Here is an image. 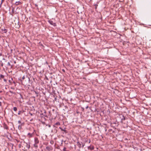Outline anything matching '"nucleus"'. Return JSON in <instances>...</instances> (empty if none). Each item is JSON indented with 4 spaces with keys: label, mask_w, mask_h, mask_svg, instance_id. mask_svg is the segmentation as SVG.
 Returning <instances> with one entry per match:
<instances>
[{
    "label": "nucleus",
    "mask_w": 151,
    "mask_h": 151,
    "mask_svg": "<svg viewBox=\"0 0 151 151\" xmlns=\"http://www.w3.org/2000/svg\"><path fill=\"white\" fill-rule=\"evenodd\" d=\"M18 123H19V124H20V123H21V121H18Z\"/></svg>",
    "instance_id": "obj_19"
},
{
    "label": "nucleus",
    "mask_w": 151,
    "mask_h": 151,
    "mask_svg": "<svg viewBox=\"0 0 151 151\" xmlns=\"http://www.w3.org/2000/svg\"><path fill=\"white\" fill-rule=\"evenodd\" d=\"M4 81H5V82L6 81V79H4Z\"/></svg>",
    "instance_id": "obj_21"
},
{
    "label": "nucleus",
    "mask_w": 151,
    "mask_h": 151,
    "mask_svg": "<svg viewBox=\"0 0 151 151\" xmlns=\"http://www.w3.org/2000/svg\"><path fill=\"white\" fill-rule=\"evenodd\" d=\"M26 77L27 78V76H26Z\"/></svg>",
    "instance_id": "obj_29"
},
{
    "label": "nucleus",
    "mask_w": 151,
    "mask_h": 151,
    "mask_svg": "<svg viewBox=\"0 0 151 151\" xmlns=\"http://www.w3.org/2000/svg\"><path fill=\"white\" fill-rule=\"evenodd\" d=\"M60 125V123L59 122H56L55 124V125Z\"/></svg>",
    "instance_id": "obj_6"
},
{
    "label": "nucleus",
    "mask_w": 151,
    "mask_h": 151,
    "mask_svg": "<svg viewBox=\"0 0 151 151\" xmlns=\"http://www.w3.org/2000/svg\"><path fill=\"white\" fill-rule=\"evenodd\" d=\"M1 106V102L0 101V106Z\"/></svg>",
    "instance_id": "obj_22"
},
{
    "label": "nucleus",
    "mask_w": 151,
    "mask_h": 151,
    "mask_svg": "<svg viewBox=\"0 0 151 151\" xmlns=\"http://www.w3.org/2000/svg\"><path fill=\"white\" fill-rule=\"evenodd\" d=\"M49 22L51 24L54 25L55 24V23H53V22L52 21H49Z\"/></svg>",
    "instance_id": "obj_3"
},
{
    "label": "nucleus",
    "mask_w": 151,
    "mask_h": 151,
    "mask_svg": "<svg viewBox=\"0 0 151 151\" xmlns=\"http://www.w3.org/2000/svg\"><path fill=\"white\" fill-rule=\"evenodd\" d=\"M22 112V111H19L18 112V114L19 115H20V114H21V113Z\"/></svg>",
    "instance_id": "obj_10"
},
{
    "label": "nucleus",
    "mask_w": 151,
    "mask_h": 151,
    "mask_svg": "<svg viewBox=\"0 0 151 151\" xmlns=\"http://www.w3.org/2000/svg\"><path fill=\"white\" fill-rule=\"evenodd\" d=\"M59 128L60 129H61V130L62 131H64L65 132H66V130H65V129H64L62 128L61 127H59Z\"/></svg>",
    "instance_id": "obj_8"
},
{
    "label": "nucleus",
    "mask_w": 151,
    "mask_h": 151,
    "mask_svg": "<svg viewBox=\"0 0 151 151\" xmlns=\"http://www.w3.org/2000/svg\"><path fill=\"white\" fill-rule=\"evenodd\" d=\"M95 7H96V6Z\"/></svg>",
    "instance_id": "obj_30"
},
{
    "label": "nucleus",
    "mask_w": 151,
    "mask_h": 151,
    "mask_svg": "<svg viewBox=\"0 0 151 151\" xmlns=\"http://www.w3.org/2000/svg\"><path fill=\"white\" fill-rule=\"evenodd\" d=\"M44 114H44V116H46V112L45 111L44 112Z\"/></svg>",
    "instance_id": "obj_14"
},
{
    "label": "nucleus",
    "mask_w": 151,
    "mask_h": 151,
    "mask_svg": "<svg viewBox=\"0 0 151 151\" xmlns=\"http://www.w3.org/2000/svg\"><path fill=\"white\" fill-rule=\"evenodd\" d=\"M7 64L9 66H10L11 65V64H10V62H8L7 63Z\"/></svg>",
    "instance_id": "obj_13"
},
{
    "label": "nucleus",
    "mask_w": 151,
    "mask_h": 151,
    "mask_svg": "<svg viewBox=\"0 0 151 151\" xmlns=\"http://www.w3.org/2000/svg\"><path fill=\"white\" fill-rule=\"evenodd\" d=\"M32 119H33V118L32 119H30V121H31Z\"/></svg>",
    "instance_id": "obj_26"
},
{
    "label": "nucleus",
    "mask_w": 151,
    "mask_h": 151,
    "mask_svg": "<svg viewBox=\"0 0 151 151\" xmlns=\"http://www.w3.org/2000/svg\"><path fill=\"white\" fill-rule=\"evenodd\" d=\"M2 92V91H0V93H1Z\"/></svg>",
    "instance_id": "obj_27"
},
{
    "label": "nucleus",
    "mask_w": 151,
    "mask_h": 151,
    "mask_svg": "<svg viewBox=\"0 0 151 151\" xmlns=\"http://www.w3.org/2000/svg\"><path fill=\"white\" fill-rule=\"evenodd\" d=\"M53 141H50V143L51 144H52L53 143Z\"/></svg>",
    "instance_id": "obj_20"
},
{
    "label": "nucleus",
    "mask_w": 151,
    "mask_h": 151,
    "mask_svg": "<svg viewBox=\"0 0 151 151\" xmlns=\"http://www.w3.org/2000/svg\"><path fill=\"white\" fill-rule=\"evenodd\" d=\"M88 108V106H87L86 107V109H87Z\"/></svg>",
    "instance_id": "obj_24"
},
{
    "label": "nucleus",
    "mask_w": 151,
    "mask_h": 151,
    "mask_svg": "<svg viewBox=\"0 0 151 151\" xmlns=\"http://www.w3.org/2000/svg\"><path fill=\"white\" fill-rule=\"evenodd\" d=\"M10 93H12V91H10Z\"/></svg>",
    "instance_id": "obj_25"
},
{
    "label": "nucleus",
    "mask_w": 151,
    "mask_h": 151,
    "mask_svg": "<svg viewBox=\"0 0 151 151\" xmlns=\"http://www.w3.org/2000/svg\"><path fill=\"white\" fill-rule=\"evenodd\" d=\"M78 143H79V147H80V146H81V145L79 143V142H78Z\"/></svg>",
    "instance_id": "obj_23"
},
{
    "label": "nucleus",
    "mask_w": 151,
    "mask_h": 151,
    "mask_svg": "<svg viewBox=\"0 0 151 151\" xmlns=\"http://www.w3.org/2000/svg\"><path fill=\"white\" fill-rule=\"evenodd\" d=\"M21 4V3L20 1H17L15 2V4L16 5H18L20 4Z\"/></svg>",
    "instance_id": "obj_2"
},
{
    "label": "nucleus",
    "mask_w": 151,
    "mask_h": 151,
    "mask_svg": "<svg viewBox=\"0 0 151 151\" xmlns=\"http://www.w3.org/2000/svg\"><path fill=\"white\" fill-rule=\"evenodd\" d=\"M13 110L15 111H16L17 110V108L16 107H14L13 108Z\"/></svg>",
    "instance_id": "obj_7"
},
{
    "label": "nucleus",
    "mask_w": 151,
    "mask_h": 151,
    "mask_svg": "<svg viewBox=\"0 0 151 151\" xmlns=\"http://www.w3.org/2000/svg\"><path fill=\"white\" fill-rule=\"evenodd\" d=\"M30 114L31 116H32L34 114H32V113H30Z\"/></svg>",
    "instance_id": "obj_17"
},
{
    "label": "nucleus",
    "mask_w": 151,
    "mask_h": 151,
    "mask_svg": "<svg viewBox=\"0 0 151 151\" xmlns=\"http://www.w3.org/2000/svg\"><path fill=\"white\" fill-rule=\"evenodd\" d=\"M4 0H1V3H2V4L3 2L4 1Z\"/></svg>",
    "instance_id": "obj_16"
},
{
    "label": "nucleus",
    "mask_w": 151,
    "mask_h": 151,
    "mask_svg": "<svg viewBox=\"0 0 151 151\" xmlns=\"http://www.w3.org/2000/svg\"><path fill=\"white\" fill-rule=\"evenodd\" d=\"M39 141L37 138H35V144L34 145L35 147H37V144L39 143Z\"/></svg>",
    "instance_id": "obj_1"
},
{
    "label": "nucleus",
    "mask_w": 151,
    "mask_h": 151,
    "mask_svg": "<svg viewBox=\"0 0 151 151\" xmlns=\"http://www.w3.org/2000/svg\"><path fill=\"white\" fill-rule=\"evenodd\" d=\"M66 148L65 147H64L63 149V150L64 151H67L66 150Z\"/></svg>",
    "instance_id": "obj_11"
},
{
    "label": "nucleus",
    "mask_w": 151,
    "mask_h": 151,
    "mask_svg": "<svg viewBox=\"0 0 151 151\" xmlns=\"http://www.w3.org/2000/svg\"><path fill=\"white\" fill-rule=\"evenodd\" d=\"M2 4V3H1L0 4V8L1 7Z\"/></svg>",
    "instance_id": "obj_18"
},
{
    "label": "nucleus",
    "mask_w": 151,
    "mask_h": 151,
    "mask_svg": "<svg viewBox=\"0 0 151 151\" xmlns=\"http://www.w3.org/2000/svg\"><path fill=\"white\" fill-rule=\"evenodd\" d=\"M5 129H8V127L7 126H6L5 127Z\"/></svg>",
    "instance_id": "obj_12"
},
{
    "label": "nucleus",
    "mask_w": 151,
    "mask_h": 151,
    "mask_svg": "<svg viewBox=\"0 0 151 151\" xmlns=\"http://www.w3.org/2000/svg\"><path fill=\"white\" fill-rule=\"evenodd\" d=\"M33 134H32L29 133V137H31L32 136Z\"/></svg>",
    "instance_id": "obj_9"
},
{
    "label": "nucleus",
    "mask_w": 151,
    "mask_h": 151,
    "mask_svg": "<svg viewBox=\"0 0 151 151\" xmlns=\"http://www.w3.org/2000/svg\"><path fill=\"white\" fill-rule=\"evenodd\" d=\"M4 76L2 74H1L0 76V80L1 79V78H4Z\"/></svg>",
    "instance_id": "obj_4"
},
{
    "label": "nucleus",
    "mask_w": 151,
    "mask_h": 151,
    "mask_svg": "<svg viewBox=\"0 0 151 151\" xmlns=\"http://www.w3.org/2000/svg\"><path fill=\"white\" fill-rule=\"evenodd\" d=\"M25 76H24L22 77V79L23 80H24V79H25Z\"/></svg>",
    "instance_id": "obj_15"
},
{
    "label": "nucleus",
    "mask_w": 151,
    "mask_h": 151,
    "mask_svg": "<svg viewBox=\"0 0 151 151\" xmlns=\"http://www.w3.org/2000/svg\"><path fill=\"white\" fill-rule=\"evenodd\" d=\"M3 60H5V59L4 58H3Z\"/></svg>",
    "instance_id": "obj_28"
},
{
    "label": "nucleus",
    "mask_w": 151,
    "mask_h": 151,
    "mask_svg": "<svg viewBox=\"0 0 151 151\" xmlns=\"http://www.w3.org/2000/svg\"><path fill=\"white\" fill-rule=\"evenodd\" d=\"M6 30H7L6 29H2V31H3L4 32V33H6V32H7Z\"/></svg>",
    "instance_id": "obj_5"
}]
</instances>
